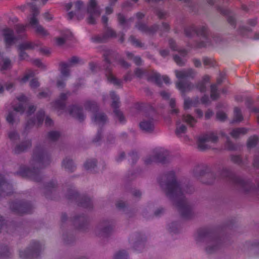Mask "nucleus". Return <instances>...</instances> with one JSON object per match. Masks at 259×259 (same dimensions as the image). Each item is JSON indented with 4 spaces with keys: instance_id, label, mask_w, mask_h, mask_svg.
I'll use <instances>...</instances> for the list:
<instances>
[{
    "instance_id": "1",
    "label": "nucleus",
    "mask_w": 259,
    "mask_h": 259,
    "mask_svg": "<svg viewBox=\"0 0 259 259\" xmlns=\"http://www.w3.org/2000/svg\"><path fill=\"white\" fill-rule=\"evenodd\" d=\"M196 241L197 243L205 242V250L208 253L215 252L220 245V239L214 237L211 232L204 229L198 231Z\"/></svg>"
},
{
    "instance_id": "2",
    "label": "nucleus",
    "mask_w": 259,
    "mask_h": 259,
    "mask_svg": "<svg viewBox=\"0 0 259 259\" xmlns=\"http://www.w3.org/2000/svg\"><path fill=\"white\" fill-rule=\"evenodd\" d=\"M40 246L39 242L34 241L32 243V247L24 251L20 252V256L23 259H35L38 255Z\"/></svg>"
},
{
    "instance_id": "3",
    "label": "nucleus",
    "mask_w": 259,
    "mask_h": 259,
    "mask_svg": "<svg viewBox=\"0 0 259 259\" xmlns=\"http://www.w3.org/2000/svg\"><path fill=\"white\" fill-rule=\"evenodd\" d=\"M88 22L90 23H94L95 22V18L100 15V10L96 6L95 0H90L88 8Z\"/></svg>"
},
{
    "instance_id": "4",
    "label": "nucleus",
    "mask_w": 259,
    "mask_h": 259,
    "mask_svg": "<svg viewBox=\"0 0 259 259\" xmlns=\"http://www.w3.org/2000/svg\"><path fill=\"white\" fill-rule=\"evenodd\" d=\"M215 138L211 136H206L204 137L200 138L198 140V147L200 149L203 150L207 148L205 143H209L210 141H214Z\"/></svg>"
},
{
    "instance_id": "5",
    "label": "nucleus",
    "mask_w": 259,
    "mask_h": 259,
    "mask_svg": "<svg viewBox=\"0 0 259 259\" xmlns=\"http://www.w3.org/2000/svg\"><path fill=\"white\" fill-rule=\"evenodd\" d=\"M30 25L36 29V30L42 35H45L46 33V31L44 28L37 25V21L35 16H33L30 21Z\"/></svg>"
},
{
    "instance_id": "6",
    "label": "nucleus",
    "mask_w": 259,
    "mask_h": 259,
    "mask_svg": "<svg viewBox=\"0 0 259 259\" xmlns=\"http://www.w3.org/2000/svg\"><path fill=\"white\" fill-rule=\"evenodd\" d=\"M112 228L110 226L105 227L102 229L96 231V234L100 237H107L112 232Z\"/></svg>"
},
{
    "instance_id": "7",
    "label": "nucleus",
    "mask_w": 259,
    "mask_h": 259,
    "mask_svg": "<svg viewBox=\"0 0 259 259\" xmlns=\"http://www.w3.org/2000/svg\"><path fill=\"white\" fill-rule=\"evenodd\" d=\"M140 128L146 132L151 131L153 128V124L151 121H143L140 124Z\"/></svg>"
},
{
    "instance_id": "8",
    "label": "nucleus",
    "mask_w": 259,
    "mask_h": 259,
    "mask_svg": "<svg viewBox=\"0 0 259 259\" xmlns=\"http://www.w3.org/2000/svg\"><path fill=\"white\" fill-rule=\"evenodd\" d=\"M4 36L6 42L7 44H11L14 41V37L12 35V31L9 29L4 30Z\"/></svg>"
},
{
    "instance_id": "9",
    "label": "nucleus",
    "mask_w": 259,
    "mask_h": 259,
    "mask_svg": "<svg viewBox=\"0 0 259 259\" xmlns=\"http://www.w3.org/2000/svg\"><path fill=\"white\" fill-rule=\"evenodd\" d=\"M10 253L7 246L0 248V259H6L9 257Z\"/></svg>"
},
{
    "instance_id": "10",
    "label": "nucleus",
    "mask_w": 259,
    "mask_h": 259,
    "mask_svg": "<svg viewBox=\"0 0 259 259\" xmlns=\"http://www.w3.org/2000/svg\"><path fill=\"white\" fill-rule=\"evenodd\" d=\"M71 35V32L67 30L65 32V37H59L56 39V44L57 45H62L65 39L68 38L69 36Z\"/></svg>"
},
{
    "instance_id": "11",
    "label": "nucleus",
    "mask_w": 259,
    "mask_h": 259,
    "mask_svg": "<svg viewBox=\"0 0 259 259\" xmlns=\"http://www.w3.org/2000/svg\"><path fill=\"white\" fill-rule=\"evenodd\" d=\"M127 254L124 250L118 251L114 255V259H127Z\"/></svg>"
},
{
    "instance_id": "12",
    "label": "nucleus",
    "mask_w": 259,
    "mask_h": 259,
    "mask_svg": "<svg viewBox=\"0 0 259 259\" xmlns=\"http://www.w3.org/2000/svg\"><path fill=\"white\" fill-rule=\"evenodd\" d=\"M194 211H181L180 215L184 220L192 219L194 216Z\"/></svg>"
},
{
    "instance_id": "13",
    "label": "nucleus",
    "mask_w": 259,
    "mask_h": 259,
    "mask_svg": "<svg viewBox=\"0 0 259 259\" xmlns=\"http://www.w3.org/2000/svg\"><path fill=\"white\" fill-rule=\"evenodd\" d=\"M18 100L21 103V105L17 108H15V110L17 112L23 111V103L25 101L24 96H22L18 98Z\"/></svg>"
},
{
    "instance_id": "14",
    "label": "nucleus",
    "mask_w": 259,
    "mask_h": 259,
    "mask_svg": "<svg viewBox=\"0 0 259 259\" xmlns=\"http://www.w3.org/2000/svg\"><path fill=\"white\" fill-rule=\"evenodd\" d=\"M183 120L185 122L190 124V125H193V124L195 122V119L189 115L184 116Z\"/></svg>"
},
{
    "instance_id": "15",
    "label": "nucleus",
    "mask_w": 259,
    "mask_h": 259,
    "mask_svg": "<svg viewBox=\"0 0 259 259\" xmlns=\"http://www.w3.org/2000/svg\"><path fill=\"white\" fill-rule=\"evenodd\" d=\"M245 132V130L243 128H237L232 131L231 135L233 137H237L239 136L240 134H244Z\"/></svg>"
},
{
    "instance_id": "16",
    "label": "nucleus",
    "mask_w": 259,
    "mask_h": 259,
    "mask_svg": "<svg viewBox=\"0 0 259 259\" xmlns=\"http://www.w3.org/2000/svg\"><path fill=\"white\" fill-rule=\"evenodd\" d=\"M186 128L185 125L178 123L176 130V133L178 135H179L181 134L184 133L186 131Z\"/></svg>"
},
{
    "instance_id": "17",
    "label": "nucleus",
    "mask_w": 259,
    "mask_h": 259,
    "mask_svg": "<svg viewBox=\"0 0 259 259\" xmlns=\"http://www.w3.org/2000/svg\"><path fill=\"white\" fill-rule=\"evenodd\" d=\"M11 66V63L9 60L5 59L2 66V70H5L9 68Z\"/></svg>"
},
{
    "instance_id": "18",
    "label": "nucleus",
    "mask_w": 259,
    "mask_h": 259,
    "mask_svg": "<svg viewBox=\"0 0 259 259\" xmlns=\"http://www.w3.org/2000/svg\"><path fill=\"white\" fill-rule=\"evenodd\" d=\"M176 75L178 79H181L186 76V73L183 71H176Z\"/></svg>"
},
{
    "instance_id": "19",
    "label": "nucleus",
    "mask_w": 259,
    "mask_h": 259,
    "mask_svg": "<svg viewBox=\"0 0 259 259\" xmlns=\"http://www.w3.org/2000/svg\"><path fill=\"white\" fill-rule=\"evenodd\" d=\"M257 140V138L256 136H253L252 137H251L248 141V145L249 146H252L254 144H255Z\"/></svg>"
},
{
    "instance_id": "20",
    "label": "nucleus",
    "mask_w": 259,
    "mask_h": 259,
    "mask_svg": "<svg viewBox=\"0 0 259 259\" xmlns=\"http://www.w3.org/2000/svg\"><path fill=\"white\" fill-rule=\"evenodd\" d=\"M83 221H84L83 217H79L75 218L74 220V225L77 226L78 223H79L80 222H83Z\"/></svg>"
},
{
    "instance_id": "21",
    "label": "nucleus",
    "mask_w": 259,
    "mask_h": 259,
    "mask_svg": "<svg viewBox=\"0 0 259 259\" xmlns=\"http://www.w3.org/2000/svg\"><path fill=\"white\" fill-rule=\"evenodd\" d=\"M158 77H159L160 79L165 83H168L169 82L168 77L166 76H160V75H158Z\"/></svg>"
},
{
    "instance_id": "22",
    "label": "nucleus",
    "mask_w": 259,
    "mask_h": 259,
    "mask_svg": "<svg viewBox=\"0 0 259 259\" xmlns=\"http://www.w3.org/2000/svg\"><path fill=\"white\" fill-rule=\"evenodd\" d=\"M192 104V102L189 99H186L184 102V107L185 108H188Z\"/></svg>"
},
{
    "instance_id": "23",
    "label": "nucleus",
    "mask_w": 259,
    "mask_h": 259,
    "mask_svg": "<svg viewBox=\"0 0 259 259\" xmlns=\"http://www.w3.org/2000/svg\"><path fill=\"white\" fill-rule=\"evenodd\" d=\"M217 118L220 120H223L226 118V115L223 113H218Z\"/></svg>"
},
{
    "instance_id": "24",
    "label": "nucleus",
    "mask_w": 259,
    "mask_h": 259,
    "mask_svg": "<svg viewBox=\"0 0 259 259\" xmlns=\"http://www.w3.org/2000/svg\"><path fill=\"white\" fill-rule=\"evenodd\" d=\"M5 226V223L4 222V220L3 218L1 216H0V232Z\"/></svg>"
},
{
    "instance_id": "25",
    "label": "nucleus",
    "mask_w": 259,
    "mask_h": 259,
    "mask_svg": "<svg viewBox=\"0 0 259 259\" xmlns=\"http://www.w3.org/2000/svg\"><path fill=\"white\" fill-rule=\"evenodd\" d=\"M13 115L10 113L7 116V120L8 122L11 123L13 121Z\"/></svg>"
},
{
    "instance_id": "26",
    "label": "nucleus",
    "mask_w": 259,
    "mask_h": 259,
    "mask_svg": "<svg viewBox=\"0 0 259 259\" xmlns=\"http://www.w3.org/2000/svg\"><path fill=\"white\" fill-rule=\"evenodd\" d=\"M82 5V2H80V1H77L75 3V7L79 9L80 8V7Z\"/></svg>"
},
{
    "instance_id": "27",
    "label": "nucleus",
    "mask_w": 259,
    "mask_h": 259,
    "mask_svg": "<svg viewBox=\"0 0 259 259\" xmlns=\"http://www.w3.org/2000/svg\"><path fill=\"white\" fill-rule=\"evenodd\" d=\"M44 17L46 19H50L52 18V16L49 13H46L44 15Z\"/></svg>"
},
{
    "instance_id": "28",
    "label": "nucleus",
    "mask_w": 259,
    "mask_h": 259,
    "mask_svg": "<svg viewBox=\"0 0 259 259\" xmlns=\"http://www.w3.org/2000/svg\"><path fill=\"white\" fill-rule=\"evenodd\" d=\"M235 113L236 114V115H237L239 117L238 119L237 120V121H239L242 118V117L240 115V113L239 112L237 111V109L235 110Z\"/></svg>"
},
{
    "instance_id": "29",
    "label": "nucleus",
    "mask_w": 259,
    "mask_h": 259,
    "mask_svg": "<svg viewBox=\"0 0 259 259\" xmlns=\"http://www.w3.org/2000/svg\"><path fill=\"white\" fill-rule=\"evenodd\" d=\"M30 76L29 75H26L22 79V82H25L26 81V80H27L29 78Z\"/></svg>"
},
{
    "instance_id": "30",
    "label": "nucleus",
    "mask_w": 259,
    "mask_h": 259,
    "mask_svg": "<svg viewBox=\"0 0 259 259\" xmlns=\"http://www.w3.org/2000/svg\"><path fill=\"white\" fill-rule=\"evenodd\" d=\"M179 60L180 59H179V58L178 57H177V56L175 57V61L177 62V63L178 64L181 65V63L180 61H179Z\"/></svg>"
},
{
    "instance_id": "31",
    "label": "nucleus",
    "mask_w": 259,
    "mask_h": 259,
    "mask_svg": "<svg viewBox=\"0 0 259 259\" xmlns=\"http://www.w3.org/2000/svg\"><path fill=\"white\" fill-rule=\"evenodd\" d=\"M162 211H155L154 214V215L155 216H159L161 214Z\"/></svg>"
},
{
    "instance_id": "32",
    "label": "nucleus",
    "mask_w": 259,
    "mask_h": 259,
    "mask_svg": "<svg viewBox=\"0 0 259 259\" xmlns=\"http://www.w3.org/2000/svg\"><path fill=\"white\" fill-rule=\"evenodd\" d=\"M73 17V13L72 12L69 13L68 14V18L69 19H72Z\"/></svg>"
},
{
    "instance_id": "33",
    "label": "nucleus",
    "mask_w": 259,
    "mask_h": 259,
    "mask_svg": "<svg viewBox=\"0 0 259 259\" xmlns=\"http://www.w3.org/2000/svg\"><path fill=\"white\" fill-rule=\"evenodd\" d=\"M177 88H178L179 90H181L182 89V88H181V83H178L177 84Z\"/></svg>"
},
{
    "instance_id": "34",
    "label": "nucleus",
    "mask_w": 259,
    "mask_h": 259,
    "mask_svg": "<svg viewBox=\"0 0 259 259\" xmlns=\"http://www.w3.org/2000/svg\"><path fill=\"white\" fill-rule=\"evenodd\" d=\"M111 8H107L106 9V13H108V14H109L111 12Z\"/></svg>"
},
{
    "instance_id": "35",
    "label": "nucleus",
    "mask_w": 259,
    "mask_h": 259,
    "mask_svg": "<svg viewBox=\"0 0 259 259\" xmlns=\"http://www.w3.org/2000/svg\"><path fill=\"white\" fill-rule=\"evenodd\" d=\"M66 220V216L64 214L62 215V221H65V220Z\"/></svg>"
},
{
    "instance_id": "36",
    "label": "nucleus",
    "mask_w": 259,
    "mask_h": 259,
    "mask_svg": "<svg viewBox=\"0 0 259 259\" xmlns=\"http://www.w3.org/2000/svg\"><path fill=\"white\" fill-rule=\"evenodd\" d=\"M136 245L143 246L141 242H137Z\"/></svg>"
},
{
    "instance_id": "37",
    "label": "nucleus",
    "mask_w": 259,
    "mask_h": 259,
    "mask_svg": "<svg viewBox=\"0 0 259 259\" xmlns=\"http://www.w3.org/2000/svg\"><path fill=\"white\" fill-rule=\"evenodd\" d=\"M29 47L28 46V44H25L24 46V48H28Z\"/></svg>"
},
{
    "instance_id": "38",
    "label": "nucleus",
    "mask_w": 259,
    "mask_h": 259,
    "mask_svg": "<svg viewBox=\"0 0 259 259\" xmlns=\"http://www.w3.org/2000/svg\"><path fill=\"white\" fill-rule=\"evenodd\" d=\"M3 91V88L2 87L0 88V93H1Z\"/></svg>"
},
{
    "instance_id": "39",
    "label": "nucleus",
    "mask_w": 259,
    "mask_h": 259,
    "mask_svg": "<svg viewBox=\"0 0 259 259\" xmlns=\"http://www.w3.org/2000/svg\"><path fill=\"white\" fill-rule=\"evenodd\" d=\"M103 21H105H105H106V18L105 17H104L103 18Z\"/></svg>"
},
{
    "instance_id": "40",
    "label": "nucleus",
    "mask_w": 259,
    "mask_h": 259,
    "mask_svg": "<svg viewBox=\"0 0 259 259\" xmlns=\"http://www.w3.org/2000/svg\"><path fill=\"white\" fill-rule=\"evenodd\" d=\"M78 228H82V226H80V225H79Z\"/></svg>"
},
{
    "instance_id": "41",
    "label": "nucleus",
    "mask_w": 259,
    "mask_h": 259,
    "mask_svg": "<svg viewBox=\"0 0 259 259\" xmlns=\"http://www.w3.org/2000/svg\"><path fill=\"white\" fill-rule=\"evenodd\" d=\"M31 86H33V84L32 82H31Z\"/></svg>"
},
{
    "instance_id": "42",
    "label": "nucleus",
    "mask_w": 259,
    "mask_h": 259,
    "mask_svg": "<svg viewBox=\"0 0 259 259\" xmlns=\"http://www.w3.org/2000/svg\"><path fill=\"white\" fill-rule=\"evenodd\" d=\"M256 39H259V37H256Z\"/></svg>"
}]
</instances>
